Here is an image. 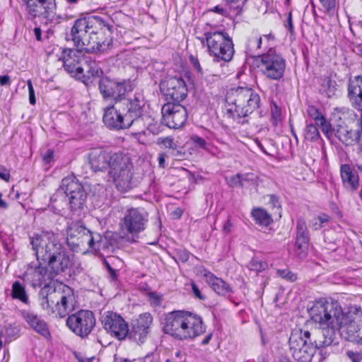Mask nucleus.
Returning <instances> with one entry per match:
<instances>
[{
    "label": "nucleus",
    "instance_id": "obj_1",
    "mask_svg": "<svg viewBox=\"0 0 362 362\" xmlns=\"http://www.w3.org/2000/svg\"><path fill=\"white\" fill-rule=\"evenodd\" d=\"M112 28L101 17L91 16L76 20L69 37L87 53L104 52L112 43Z\"/></svg>",
    "mask_w": 362,
    "mask_h": 362
},
{
    "label": "nucleus",
    "instance_id": "obj_2",
    "mask_svg": "<svg viewBox=\"0 0 362 362\" xmlns=\"http://www.w3.org/2000/svg\"><path fill=\"white\" fill-rule=\"evenodd\" d=\"M225 100L224 115L241 124L248 122L247 117L260 105L259 94L249 87L230 88Z\"/></svg>",
    "mask_w": 362,
    "mask_h": 362
},
{
    "label": "nucleus",
    "instance_id": "obj_3",
    "mask_svg": "<svg viewBox=\"0 0 362 362\" xmlns=\"http://www.w3.org/2000/svg\"><path fill=\"white\" fill-rule=\"evenodd\" d=\"M112 234L107 233L104 238L99 233H93L81 221L72 222L67 228L66 243L73 252L91 250L95 252L112 250L113 244L108 241Z\"/></svg>",
    "mask_w": 362,
    "mask_h": 362
},
{
    "label": "nucleus",
    "instance_id": "obj_4",
    "mask_svg": "<svg viewBox=\"0 0 362 362\" xmlns=\"http://www.w3.org/2000/svg\"><path fill=\"white\" fill-rule=\"evenodd\" d=\"M135 103L111 104L103 109V121L110 130L129 129L134 122L142 117L145 104H141L139 99H134Z\"/></svg>",
    "mask_w": 362,
    "mask_h": 362
},
{
    "label": "nucleus",
    "instance_id": "obj_5",
    "mask_svg": "<svg viewBox=\"0 0 362 362\" xmlns=\"http://www.w3.org/2000/svg\"><path fill=\"white\" fill-rule=\"evenodd\" d=\"M135 87L130 79H121L103 76L98 81V90L103 98L106 101L115 103H135L134 99H139L141 104H145L144 97L141 93L136 92L132 96L127 97Z\"/></svg>",
    "mask_w": 362,
    "mask_h": 362
},
{
    "label": "nucleus",
    "instance_id": "obj_6",
    "mask_svg": "<svg viewBox=\"0 0 362 362\" xmlns=\"http://www.w3.org/2000/svg\"><path fill=\"white\" fill-rule=\"evenodd\" d=\"M312 320L320 326H339L344 313L338 301L321 298L308 308Z\"/></svg>",
    "mask_w": 362,
    "mask_h": 362
},
{
    "label": "nucleus",
    "instance_id": "obj_7",
    "mask_svg": "<svg viewBox=\"0 0 362 362\" xmlns=\"http://www.w3.org/2000/svg\"><path fill=\"white\" fill-rule=\"evenodd\" d=\"M206 46L210 56L214 61L224 62H230L233 57L235 50L232 38L225 31H210L205 33Z\"/></svg>",
    "mask_w": 362,
    "mask_h": 362
},
{
    "label": "nucleus",
    "instance_id": "obj_8",
    "mask_svg": "<svg viewBox=\"0 0 362 362\" xmlns=\"http://www.w3.org/2000/svg\"><path fill=\"white\" fill-rule=\"evenodd\" d=\"M30 244L38 262L46 263L64 248L52 232L42 231L30 238Z\"/></svg>",
    "mask_w": 362,
    "mask_h": 362
},
{
    "label": "nucleus",
    "instance_id": "obj_9",
    "mask_svg": "<svg viewBox=\"0 0 362 362\" xmlns=\"http://www.w3.org/2000/svg\"><path fill=\"white\" fill-rule=\"evenodd\" d=\"M148 222V213L144 208H131L125 212L119 226L122 232L127 236L131 235L132 240L135 242L138 235L146 229Z\"/></svg>",
    "mask_w": 362,
    "mask_h": 362
},
{
    "label": "nucleus",
    "instance_id": "obj_10",
    "mask_svg": "<svg viewBox=\"0 0 362 362\" xmlns=\"http://www.w3.org/2000/svg\"><path fill=\"white\" fill-rule=\"evenodd\" d=\"M192 312L175 310L168 313L163 323V331L175 339L187 340V325L189 321Z\"/></svg>",
    "mask_w": 362,
    "mask_h": 362
},
{
    "label": "nucleus",
    "instance_id": "obj_11",
    "mask_svg": "<svg viewBox=\"0 0 362 362\" xmlns=\"http://www.w3.org/2000/svg\"><path fill=\"white\" fill-rule=\"evenodd\" d=\"M303 329L293 330L288 340L292 357L298 362H310L316 349L310 340L303 337Z\"/></svg>",
    "mask_w": 362,
    "mask_h": 362
},
{
    "label": "nucleus",
    "instance_id": "obj_12",
    "mask_svg": "<svg viewBox=\"0 0 362 362\" xmlns=\"http://www.w3.org/2000/svg\"><path fill=\"white\" fill-rule=\"evenodd\" d=\"M259 57V67L267 78L280 80L284 76L286 61L275 49L270 48L267 53Z\"/></svg>",
    "mask_w": 362,
    "mask_h": 362
},
{
    "label": "nucleus",
    "instance_id": "obj_13",
    "mask_svg": "<svg viewBox=\"0 0 362 362\" xmlns=\"http://www.w3.org/2000/svg\"><path fill=\"white\" fill-rule=\"evenodd\" d=\"M95 318L92 311L81 310L69 315L66 319V325L77 336L82 338L88 337L95 325Z\"/></svg>",
    "mask_w": 362,
    "mask_h": 362
},
{
    "label": "nucleus",
    "instance_id": "obj_14",
    "mask_svg": "<svg viewBox=\"0 0 362 362\" xmlns=\"http://www.w3.org/2000/svg\"><path fill=\"white\" fill-rule=\"evenodd\" d=\"M159 87L168 102L181 103L187 95L186 83L181 77L168 76L160 81Z\"/></svg>",
    "mask_w": 362,
    "mask_h": 362
},
{
    "label": "nucleus",
    "instance_id": "obj_15",
    "mask_svg": "<svg viewBox=\"0 0 362 362\" xmlns=\"http://www.w3.org/2000/svg\"><path fill=\"white\" fill-rule=\"evenodd\" d=\"M339 326H320L310 329H305L303 337L310 340L315 349L331 346L336 337V330Z\"/></svg>",
    "mask_w": 362,
    "mask_h": 362
},
{
    "label": "nucleus",
    "instance_id": "obj_16",
    "mask_svg": "<svg viewBox=\"0 0 362 362\" xmlns=\"http://www.w3.org/2000/svg\"><path fill=\"white\" fill-rule=\"evenodd\" d=\"M162 123L169 128L179 129L187 119V112L180 103L168 102L161 110Z\"/></svg>",
    "mask_w": 362,
    "mask_h": 362
},
{
    "label": "nucleus",
    "instance_id": "obj_17",
    "mask_svg": "<svg viewBox=\"0 0 362 362\" xmlns=\"http://www.w3.org/2000/svg\"><path fill=\"white\" fill-rule=\"evenodd\" d=\"M153 316L150 313L140 314L132 320L130 328L128 327L129 338L139 344H144L151 332Z\"/></svg>",
    "mask_w": 362,
    "mask_h": 362
},
{
    "label": "nucleus",
    "instance_id": "obj_18",
    "mask_svg": "<svg viewBox=\"0 0 362 362\" xmlns=\"http://www.w3.org/2000/svg\"><path fill=\"white\" fill-rule=\"evenodd\" d=\"M109 174L113 181H130L132 164L129 158L123 153H115L110 158Z\"/></svg>",
    "mask_w": 362,
    "mask_h": 362
},
{
    "label": "nucleus",
    "instance_id": "obj_19",
    "mask_svg": "<svg viewBox=\"0 0 362 362\" xmlns=\"http://www.w3.org/2000/svg\"><path fill=\"white\" fill-rule=\"evenodd\" d=\"M105 330L113 334L118 339H124L127 337L128 325L123 317L116 313L106 312L101 318Z\"/></svg>",
    "mask_w": 362,
    "mask_h": 362
},
{
    "label": "nucleus",
    "instance_id": "obj_20",
    "mask_svg": "<svg viewBox=\"0 0 362 362\" xmlns=\"http://www.w3.org/2000/svg\"><path fill=\"white\" fill-rule=\"evenodd\" d=\"M86 56L83 50L80 48L64 49L59 59L62 60L64 69L78 78L81 76L78 67H82V62H84Z\"/></svg>",
    "mask_w": 362,
    "mask_h": 362
},
{
    "label": "nucleus",
    "instance_id": "obj_21",
    "mask_svg": "<svg viewBox=\"0 0 362 362\" xmlns=\"http://www.w3.org/2000/svg\"><path fill=\"white\" fill-rule=\"evenodd\" d=\"M25 275L34 288L45 286L46 283L52 284L54 278L48 267L41 265L40 261L37 264H30Z\"/></svg>",
    "mask_w": 362,
    "mask_h": 362
},
{
    "label": "nucleus",
    "instance_id": "obj_22",
    "mask_svg": "<svg viewBox=\"0 0 362 362\" xmlns=\"http://www.w3.org/2000/svg\"><path fill=\"white\" fill-rule=\"evenodd\" d=\"M27 11L30 19L42 18L45 19L46 23L52 22L55 16L56 3L52 1L49 4L45 2L26 3Z\"/></svg>",
    "mask_w": 362,
    "mask_h": 362
},
{
    "label": "nucleus",
    "instance_id": "obj_23",
    "mask_svg": "<svg viewBox=\"0 0 362 362\" xmlns=\"http://www.w3.org/2000/svg\"><path fill=\"white\" fill-rule=\"evenodd\" d=\"M20 315L33 331L45 339L51 337L48 325L41 316L28 310H21Z\"/></svg>",
    "mask_w": 362,
    "mask_h": 362
},
{
    "label": "nucleus",
    "instance_id": "obj_24",
    "mask_svg": "<svg viewBox=\"0 0 362 362\" xmlns=\"http://www.w3.org/2000/svg\"><path fill=\"white\" fill-rule=\"evenodd\" d=\"M74 255L66 252L64 249L52 257L45 264L55 277L57 275L66 272L74 264Z\"/></svg>",
    "mask_w": 362,
    "mask_h": 362
},
{
    "label": "nucleus",
    "instance_id": "obj_25",
    "mask_svg": "<svg viewBox=\"0 0 362 362\" xmlns=\"http://www.w3.org/2000/svg\"><path fill=\"white\" fill-rule=\"evenodd\" d=\"M63 189L69 198L71 208L77 209L83 206L86 199L87 193L81 182H67Z\"/></svg>",
    "mask_w": 362,
    "mask_h": 362
},
{
    "label": "nucleus",
    "instance_id": "obj_26",
    "mask_svg": "<svg viewBox=\"0 0 362 362\" xmlns=\"http://www.w3.org/2000/svg\"><path fill=\"white\" fill-rule=\"evenodd\" d=\"M76 300L74 290L66 285L62 286L59 302L54 313L59 317H64L75 309Z\"/></svg>",
    "mask_w": 362,
    "mask_h": 362
},
{
    "label": "nucleus",
    "instance_id": "obj_27",
    "mask_svg": "<svg viewBox=\"0 0 362 362\" xmlns=\"http://www.w3.org/2000/svg\"><path fill=\"white\" fill-rule=\"evenodd\" d=\"M201 274L206 283L218 295L221 296H228L233 292L232 287L228 283L222 279L215 276L209 270L203 268Z\"/></svg>",
    "mask_w": 362,
    "mask_h": 362
},
{
    "label": "nucleus",
    "instance_id": "obj_28",
    "mask_svg": "<svg viewBox=\"0 0 362 362\" xmlns=\"http://www.w3.org/2000/svg\"><path fill=\"white\" fill-rule=\"evenodd\" d=\"M347 98L354 109H360L362 107V76L349 78Z\"/></svg>",
    "mask_w": 362,
    "mask_h": 362
},
{
    "label": "nucleus",
    "instance_id": "obj_29",
    "mask_svg": "<svg viewBox=\"0 0 362 362\" xmlns=\"http://www.w3.org/2000/svg\"><path fill=\"white\" fill-rule=\"evenodd\" d=\"M81 66L82 67H78L81 75L78 76V78L86 85L93 82V78H100L103 74L102 69L95 60H92L89 57L86 56Z\"/></svg>",
    "mask_w": 362,
    "mask_h": 362
},
{
    "label": "nucleus",
    "instance_id": "obj_30",
    "mask_svg": "<svg viewBox=\"0 0 362 362\" xmlns=\"http://www.w3.org/2000/svg\"><path fill=\"white\" fill-rule=\"evenodd\" d=\"M335 136L345 146L362 145V129L357 130L348 129L346 127L337 125Z\"/></svg>",
    "mask_w": 362,
    "mask_h": 362
},
{
    "label": "nucleus",
    "instance_id": "obj_31",
    "mask_svg": "<svg viewBox=\"0 0 362 362\" xmlns=\"http://www.w3.org/2000/svg\"><path fill=\"white\" fill-rule=\"evenodd\" d=\"M110 156L101 148H95L89 153V163L93 171H103L109 166Z\"/></svg>",
    "mask_w": 362,
    "mask_h": 362
},
{
    "label": "nucleus",
    "instance_id": "obj_32",
    "mask_svg": "<svg viewBox=\"0 0 362 362\" xmlns=\"http://www.w3.org/2000/svg\"><path fill=\"white\" fill-rule=\"evenodd\" d=\"M187 340L194 339L198 336H200L205 332V326L204 325L202 318L192 313L188 325H187Z\"/></svg>",
    "mask_w": 362,
    "mask_h": 362
},
{
    "label": "nucleus",
    "instance_id": "obj_33",
    "mask_svg": "<svg viewBox=\"0 0 362 362\" xmlns=\"http://www.w3.org/2000/svg\"><path fill=\"white\" fill-rule=\"evenodd\" d=\"M342 320L343 318H341V323L337 329L339 330L341 334L346 339L351 340L355 339L356 334L360 330L359 325L354 320H349L344 323Z\"/></svg>",
    "mask_w": 362,
    "mask_h": 362
},
{
    "label": "nucleus",
    "instance_id": "obj_34",
    "mask_svg": "<svg viewBox=\"0 0 362 362\" xmlns=\"http://www.w3.org/2000/svg\"><path fill=\"white\" fill-rule=\"evenodd\" d=\"M257 224L267 226L272 222L271 216L262 208H255L251 212Z\"/></svg>",
    "mask_w": 362,
    "mask_h": 362
},
{
    "label": "nucleus",
    "instance_id": "obj_35",
    "mask_svg": "<svg viewBox=\"0 0 362 362\" xmlns=\"http://www.w3.org/2000/svg\"><path fill=\"white\" fill-rule=\"evenodd\" d=\"M49 291H50V284L46 283V284L41 288L38 293L40 304L43 310L50 309L52 313H54V310H53L52 305L50 303Z\"/></svg>",
    "mask_w": 362,
    "mask_h": 362
},
{
    "label": "nucleus",
    "instance_id": "obj_36",
    "mask_svg": "<svg viewBox=\"0 0 362 362\" xmlns=\"http://www.w3.org/2000/svg\"><path fill=\"white\" fill-rule=\"evenodd\" d=\"M11 296L13 298L18 299L25 304L29 303L25 286L18 281H15L12 285Z\"/></svg>",
    "mask_w": 362,
    "mask_h": 362
},
{
    "label": "nucleus",
    "instance_id": "obj_37",
    "mask_svg": "<svg viewBox=\"0 0 362 362\" xmlns=\"http://www.w3.org/2000/svg\"><path fill=\"white\" fill-rule=\"evenodd\" d=\"M340 175L341 181H358L357 171L352 165H341Z\"/></svg>",
    "mask_w": 362,
    "mask_h": 362
},
{
    "label": "nucleus",
    "instance_id": "obj_38",
    "mask_svg": "<svg viewBox=\"0 0 362 362\" xmlns=\"http://www.w3.org/2000/svg\"><path fill=\"white\" fill-rule=\"evenodd\" d=\"M310 238H296L295 242L294 251L296 255L303 259L307 256L308 251Z\"/></svg>",
    "mask_w": 362,
    "mask_h": 362
},
{
    "label": "nucleus",
    "instance_id": "obj_39",
    "mask_svg": "<svg viewBox=\"0 0 362 362\" xmlns=\"http://www.w3.org/2000/svg\"><path fill=\"white\" fill-rule=\"evenodd\" d=\"M320 132L314 124H308L304 129V136L306 140L315 141L320 138Z\"/></svg>",
    "mask_w": 362,
    "mask_h": 362
},
{
    "label": "nucleus",
    "instance_id": "obj_40",
    "mask_svg": "<svg viewBox=\"0 0 362 362\" xmlns=\"http://www.w3.org/2000/svg\"><path fill=\"white\" fill-rule=\"evenodd\" d=\"M336 82L332 81L330 77L326 76L322 80L321 90L326 93L327 97L330 98L334 94L336 90Z\"/></svg>",
    "mask_w": 362,
    "mask_h": 362
},
{
    "label": "nucleus",
    "instance_id": "obj_41",
    "mask_svg": "<svg viewBox=\"0 0 362 362\" xmlns=\"http://www.w3.org/2000/svg\"><path fill=\"white\" fill-rule=\"evenodd\" d=\"M317 124L320 127L322 132L327 139H329L333 134L335 135L337 127H332V125L327 121L325 117H322L320 121Z\"/></svg>",
    "mask_w": 362,
    "mask_h": 362
},
{
    "label": "nucleus",
    "instance_id": "obj_42",
    "mask_svg": "<svg viewBox=\"0 0 362 362\" xmlns=\"http://www.w3.org/2000/svg\"><path fill=\"white\" fill-rule=\"evenodd\" d=\"M262 37L255 35L252 37H250L248 39L247 44V50L249 52H255V51L258 50L261 48L262 45Z\"/></svg>",
    "mask_w": 362,
    "mask_h": 362
},
{
    "label": "nucleus",
    "instance_id": "obj_43",
    "mask_svg": "<svg viewBox=\"0 0 362 362\" xmlns=\"http://www.w3.org/2000/svg\"><path fill=\"white\" fill-rule=\"evenodd\" d=\"M296 238H309L308 231L305 220L300 218L296 224Z\"/></svg>",
    "mask_w": 362,
    "mask_h": 362
},
{
    "label": "nucleus",
    "instance_id": "obj_44",
    "mask_svg": "<svg viewBox=\"0 0 362 362\" xmlns=\"http://www.w3.org/2000/svg\"><path fill=\"white\" fill-rule=\"evenodd\" d=\"M228 6L230 11L235 15H238L241 13L243 6L245 5L247 0H223Z\"/></svg>",
    "mask_w": 362,
    "mask_h": 362
},
{
    "label": "nucleus",
    "instance_id": "obj_45",
    "mask_svg": "<svg viewBox=\"0 0 362 362\" xmlns=\"http://www.w3.org/2000/svg\"><path fill=\"white\" fill-rule=\"evenodd\" d=\"M49 300L52 305L53 310H56L58 303L59 302L60 296L62 292V288L56 289V288L50 284Z\"/></svg>",
    "mask_w": 362,
    "mask_h": 362
},
{
    "label": "nucleus",
    "instance_id": "obj_46",
    "mask_svg": "<svg viewBox=\"0 0 362 362\" xmlns=\"http://www.w3.org/2000/svg\"><path fill=\"white\" fill-rule=\"evenodd\" d=\"M247 267L250 270L259 273L267 269L268 264L266 262L259 261L257 259L253 258L249 262Z\"/></svg>",
    "mask_w": 362,
    "mask_h": 362
},
{
    "label": "nucleus",
    "instance_id": "obj_47",
    "mask_svg": "<svg viewBox=\"0 0 362 362\" xmlns=\"http://www.w3.org/2000/svg\"><path fill=\"white\" fill-rule=\"evenodd\" d=\"M115 260H117V259L113 256H110L108 257L107 259H105L103 261V264L108 271L109 277L110 278L111 281H115L117 279V270L115 269L111 265L113 264Z\"/></svg>",
    "mask_w": 362,
    "mask_h": 362
},
{
    "label": "nucleus",
    "instance_id": "obj_48",
    "mask_svg": "<svg viewBox=\"0 0 362 362\" xmlns=\"http://www.w3.org/2000/svg\"><path fill=\"white\" fill-rule=\"evenodd\" d=\"M276 274L279 277L290 282H294L297 280V275L288 269H277Z\"/></svg>",
    "mask_w": 362,
    "mask_h": 362
},
{
    "label": "nucleus",
    "instance_id": "obj_49",
    "mask_svg": "<svg viewBox=\"0 0 362 362\" xmlns=\"http://www.w3.org/2000/svg\"><path fill=\"white\" fill-rule=\"evenodd\" d=\"M307 113L309 117L315 120L316 124L320 121L322 117H325L319 110L313 105L308 106Z\"/></svg>",
    "mask_w": 362,
    "mask_h": 362
},
{
    "label": "nucleus",
    "instance_id": "obj_50",
    "mask_svg": "<svg viewBox=\"0 0 362 362\" xmlns=\"http://www.w3.org/2000/svg\"><path fill=\"white\" fill-rule=\"evenodd\" d=\"M159 144H162L165 148H168L175 151L177 148V144L174 141L172 136H166L158 139Z\"/></svg>",
    "mask_w": 362,
    "mask_h": 362
},
{
    "label": "nucleus",
    "instance_id": "obj_51",
    "mask_svg": "<svg viewBox=\"0 0 362 362\" xmlns=\"http://www.w3.org/2000/svg\"><path fill=\"white\" fill-rule=\"evenodd\" d=\"M346 356L351 362H362L361 352L348 350L346 351Z\"/></svg>",
    "mask_w": 362,
    "mask_h": 362
},
{
    "label": "nucleus",
    "instance_id": "obj_52",
    "mask_svg": "<svg viewBox=\"0 0 362 362\" xmlns=\"http://www.w3.org/2000/svg\"><path fill=\"white\" fill-rule=\"evenodd\" d=\"M115 184L117 190L122 193H125L136 186V185H132L135 184V182H115Z\"/></svg>",
    "mask_w": 362,
    "mask_h": 362
},
{
    "label": "nucleus",
    "instance_id": "obj_53",
    "mask_svg": "<svg viewBox=\"0 0 362 362\" xmlns=\"http://www.w3.org/2000/svg\"><path fill=\"white\" fill-rule=\"evenodd\" d=\"M175 254L179 260L183 263L187 262L191 255L189 251L183 248L177 249Z\"/></svg>",
    "mask_w": 362,
    "mask_h": 362
},
{
    "label": "nucleus",
    "instance_id": "obj_54",
    "mask_svg": "<svg viewBox=\"0 0 362 362\" xmlns=\"http://www.w3.org/2000/svg\"><path fill=\"white\" fill-rule=\"evenodd\" d=\"M191 140L197 147L201 148L202 149L207 148V144L204 139L197 135H194L191 137Z\"/></svg>",
    "mask_w": 362,
    "mask_h": 362
},
{
    "label": "nucleus",
    "instance_id": "obj_55",
    "mask_svg": "<svg viewBox=\"0 0 362 362\" xmlns=\"http://www.w3.org/2000/svg\"><path fill=\"white\" fill-rule=\"evenodd\" d=\"M327 13H330L335 8V0H319Z\"/></svg>",
    "mask_w": 362,
    "mask_h": 362
},
{
    "label": "nucleus",
    "instance_id": "obj_56",
    "mask_svg": "<svg viewBox=\"0 0 362 362\" xmlns=\"http://www.w3.org/2000/svg\"><path fill=\"white\" fill-rule=\"evenodd\" d=\"M191 288L195 298L202 300L206 299V296L202 293L199 286L194 282L191 283Z\"/></svg>",
    "mask_w": 362,
    "mask_h": 362
},
{
    "label": "nucleus",
    "instance_id": "obj_57",
    "mask_svg": "<svg viewBox=\"0 0 362 362\" xmlns=\"http://www.w3.org/2000/svg\"><path fill=\"white\" fill-rule=\"evenodd\" d=\"M269 202L272 205L274 209H276V210L278 211L276 212L279 214V216L281 217V204L279 198L274 194H271L269 195Z\"/></svg>",
    "mask_w": 362,
    "mask_h": 362
},
{
    "label": "nucleus",
    "instance_id": "obj_58",
    "mask_svg": "<svg viewBox=\"0 0 362 362\" xmlns=\"http://www.w3.org/2000/svg\"><path fill=\"white\" fill-rule=\"evenodd\" d=\"M27 85L28 87V93H29V102L31 105H35L36 103V98L35 95V90L33 86L32 81L28 80L27 81Z\"/></svg>",
    "mask_w": 362,
    "mask_h": 362
},
{
    "label": "nucleus",
    "instance_id": "obj_59",
    "mask_svg": "<svg viewBox=\"0 0 362 362\" xmlns=\"http://www.w3.org/2000/svg\"><path fill=\"white\" fill-rule=\"evenodd\" d=\"M148 298L151 304L159 305L161 301V296L155 292L148 293Z\"/></svg>",
    "mask_w": 362,
    "mask_h": 362
},
{
    "label": "nucleus",
    "instance_id": "obj_60",
    "mask_svg": "<svg viewBox=\"0 0 362 362\" xmlns=\"http://www.w3.org/2000/svg\"><path fill=\"white\" fill-rule=\"evenodd\" d=\"M19 329L16 327L9 325L6 329V334L8 337H16L18 334Z\"/></svg>",
    "mask_w": 362,
    "mask_h": 362
},
{
    "label": "nucleus",
    "instance_id": "obj_61",
    "mask_svg": "<svg viewBox=\"0 0 362 362\" xmlns=\"http://www.w3.org/2000/svg\"><path fill=\"white\" fill-rule=\"evenodd\" d=\"M272 117L275 122L279 121L281 117V110L275 103L274 104V107L272 108Z\"/></svg>",
    "mask_w": 362,
    "mask_h": 362
},
{
    "label": "nucleus",
    "instance_id": "obj_62",
    "mask_svg": "<svg viewBox=\"0 0 362 362\" xmlns=\"http://www.w3.org/2000/svg\"><path fill=\"white\" fill-rule=\"evenodd\" d=\"M10 178V173L8 170L3 166H0V179L4 181H8Z\"/></svg>",
    "mask_w": 362,
    "mask_h": 362
},
{
    "label": "nucleus",
    "instance_id": "obj_63",
    "mask_svg": "<svg viewBox=\"0 0 362 362\" xmlns=\"http://www.w3.org/2000/svg\"><path fill=\"white\" fill-rule=\"evenodd\" d=\"M54 158V151L49 149L43 156V161L45 163H49Z\"/></svg>",
    "mask_w": 362,
    "mask_h": 362
},
{
    "label": "nucleus",
    "instance_id": "obj_64",
    "mask_svg": "<svg viewBox=\"0 0 362 362\" xmlns=\"http://www.w3.org/2000/svg\"><path fill=\"white\" fill-rule=\"evenodd\" d=\"M211 11L221 15L222 16H226L228 14L227 11L222 6L217 5L211 9Z\"/></svg>",
    "mask_w": 362,
    "mask_h": 362
}]
</instances>
